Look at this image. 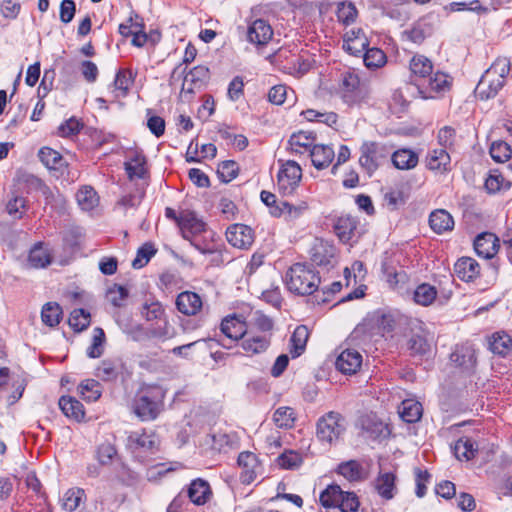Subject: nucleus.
I'll return each mask as SVG.
<instances>
[{"label": "nucleus", "instance_id": "603ef678", "mask_svg": "<svg viewBox=\"0 0 512 512\" xmlns=\"http://www.w3.org/2000/svg\"><path fill=\"white\" fill-rule=\"evenodd\" d=\"M408 349L412 355L424 356L430 351V344L427 339L419 334H414L408 340Z\"/></svg>", "mask_w": 512, "mask_h": 512}, {"label": "nucleus", "instance_id": "6ab92c4d", "mask_svg": "<svg viewBox=\"0 0 512 512\" xmlns=\"http://www.w3.org/2000/svg\"><path fill=\"white\" fill-rule=\"evenodd\" d=\"M146 163L147 160L143 153L137 151L133 152L124 163L128 178L130 180L146 178L148 174Z\"/></svg>", "mask_w": 512, "mask_h": 512}, {"label": "nucleus", "instance_id": "f8f14e48", "mask_svg": "<svg viewBox=\"0 0 512 512\" xmlns=\"http://www.w3.org/2000/svg\"><path fill=\"white\" fill-rule=\"evenodd\" d=\"M184 239H190L205 230V223L199 219L194 211L182 210L179 213V225Z\"/></svg>", "mask_w": 512, "mask_h": 512}, {"label": "nucleus", "instance_id": "052dcab7", "mask_svg": "<svg viewBox=\"0 0 512 512\" xmlns=\"http://www.w3.org/2000/svg\"><path fill=\"white\" fill-rule=\"evenodd\" d=\"M369 42L365 35H360L359 38L356 40H353L349 38L348 40L344 41L343 48L346 50L349 54L358 56L363 51H366L368 48Z\"/></svg>", "mask_w": 512, "mask_h": 512}, {"label": "nucleus", "instance_id": "a19ab883", "mask_svg": "<svg viewBox=\"0 0 512 512\" xmlns=\"http://www.w3.org/2000/svg\"><path fill=\"white\" fill-rule=\"evenodd\" d=\"M453 450L457 459L471 460L476 456L478 447L473 440L469 438H460L455 443Z\"/></svg>", "mask_w": 512, "mask_h": 512}, {"label": "nucleus", "instance_id": "8fccbe9b", "mask_svg": "<svg viewBox=\"0 0 512 512\" xmlns=\"http://www.w3.org/2000/svg\"><path fill=\"white\" fill-rule=\"evenodd\" d=\"M363 61L367 68L376 69L385 64L386 55L379 48H368L363 55Z\"/></svg>", "mask_w": 512, "mask_h": 512}, {"label": "nucleus", "instance_id": "20e7f679", "mask_svg": "<svg viewBox=\"0 0 512 512\" xmlns=\"http://www.w3.org/2000/svg\"><path fill=\"white\" fill-rule=\"evenodd\" d=\"M390 152L385 144L365 141L360 147L359 163L371 175L388 159Z\"/></svg>", "mask_w": 512, "mask_h": 512}, {"label": "nucleus", "instance_id": "423d86ee", "mask_svg": "<svg viewBox=\"0 0 512 512\" xmlns=\"http://www.w3.org/2000/svg\"><path fill=\"white\" fill-rule=\"evenodd\" d=\"M280 169L277 175V185L283 195L292 194L299 186L302 178L300 165L293 160H279Z\"/></svg>", "mask_w": 512, "mask_h": 512}, {"label": "nucleus", "instance_id": "4468645a", "mask_svg": "<svg viewBox=\"0 0 512 512\" xmlns=\"http://www.w3.org/2000/svg\"><path fill=\"white\" fill-rule=\"evenodd\" d=\"M362 355L354 349L343 350L336 359V368L344 374H354L361 367Z\"/></svg>", "mask_w": 512, "mask_h": 512}, {"label": "nucleus", "instance_id": "2eb2a0df", "mask_svg": "<svg viewBox=\"0 0 512 512\" xmlns=\"http://www.w3.org/2000/svg\"><path fill=\"white\" fill-rule=\"evenodd\" d=\"M129 445L135 450L154 453L158 450L159 440L154 433L132 432L128 437Z\"/></svg>", "mask_w": 512, "mask_h": 512}, {"label": "nucleus", "instance_id": "9d476101", "mask_svg": "<svg viewBox=\"0 0 512 512\" xmlns=\"http://www.w3.org/2000/svg\"><path fill=\"white\" fill-rule=\"evenodd\" d=\"M311 261L320 267H333L336 262V248L329 242L316 239L310 250Z\"/></svg>", "mask_w": 512, "mask_h": 512}, {"label": "nucleus", "instance_id": "4c0bfd02", "mask_svg": "<svg viewBox=\"0 0 512 512\" xmlns=\"http://www.w3.org/2000/svg\"><path fill=\"white\" fill-rule=\"evenodd\" d=\"M270 337L253 336L242 341L241 346L248 355L260 354L270 346Z\"/></svg>", "mask_w": 512, "mask_h": 512}, {"label": "nucleus", "instance_id": "3c124183", "mask_svg": "<svg viewBox=\"0 0 512 512\" xmlns=\"http://www.w3.org/2000/svg\"><path fill=\"white\" fill-rule=\"evenodd\" d=\"M69 325L75 331H83L90 325V313L84 309H74L69 317Z\"/></svg>", "mask_w": 512, "mask_h": 512}, {"label": "nucleus", "instance_id": "cd10ccee", "mask_svg": "<svg viewBox=\"0 0 512 512\" xmlns=\"http://www.w3.org/2000/svg\"><path fill=\"white\" fill-rule=\"evenodd\" d=\"M310 157L315 168L321 170L328 167L335 157L334 150L328 145H314L310 149Z\"/></svg>", "mask_w": 512, "mask_h": 512}, {"label": "nucleus", "instance_id": "79ce46f5", "mask_svg": "<svg viewBox=\"0 0 512 512\" xmlns=\"http://www.w3.org/2000/svg\"><path fill=\"white\" fill-rule=\"evenodd\" d=\"M357 227L356 220L351 216H341L337 219L334 229L342 241H349Z\"/></svg>", "mask_w": 512, "mask_h": 512}, {"label": "nucleus", "instance_id": "4d7b16f0", "mask_svg": "<svg viewBox=\"0 0 512 512\" xmlns=\"http://www.w3.org/2000/svg\"><path fill=\"white\" fill-rule=\"evenodd\" d=\"M511 154L512 150L506 142L496 141L490 147V155L496 162L502 163L509 160Z\"/></svg>", "mask_w": 512, "mask_h": 512}, {"label": "nucleus", "instance_id": "5701e85b", "mask_svg": "<svg viewBox=\"0 0 512 512\" xmlns=\"http://www.w3.org/2000/svg\"><path fill=\"white\" fill-rule=\"evenodd\" d=\"M360 80L354 72H345L342 74L341 89L343 92V99L348 104H353L360 98L358 91Z\"/></svg>", "mask_w": 512, "mask_h": 512}, {"label": "nucleus", "instance_id": "338daca9", "mask_svg": "<svg viewBox=\"0 0 512 512\" xmlns=\"http://www.w3.org/2000/svg\"><path fill=\"white\" fill-rule=\"evenodd\" d=\"M357 16V9L355 5L351 2L349 3H341L338 6L337 17L344 24L348 25L355 21Z\"/></svg>", "mask_w": 512, "mask_h": 512}, {"label": "nucleus", "instance_id": "680f3d73", "mask_svg": "<svg viewBox=\"0 0 512 512\" xmlns=\"http://www.w3.org/2000/svg\"><path fill=\"white\" fill-rule=\"evenodd\" d=\"M510 71V61L507 58H498L493 64L486 70L488 76H494L495 78H501L505 80L506 76Z\"/></svg>", "mask_w": 512, "mask_h": 512}, {"label": "nucleus", "instance_id": "39448f33", "mask_svg": "<svg viewBox=\"0 0 512 512\" xmlns=\"http://www.w3.org/2000/svg\"><path fill=\"white\" fill-rule=\"evenodd\" d=\"M345 431L344 417L335 411H330L317 422V437L323 442L332 444Z\"/></svg>", "mask_w": 512, "mask_h": 512}, {"label": "nucleus", "instance_id": "49530a36", "mask_svg": "<svg viewBox=\"0 0 512 512\" xmlns=\"http://www.w3.org/2000/svg\"><path fill=\"white\" fill-rule=\"evenodd\" d=\"M136 73L130 69H120L114 79V87L116 90L121 91L122 96H126L129 92L131 85L134 82Z\"/></svg>", "mask_w": 512, "mask_h": 512}, {"label": "nucleus", "instance_id": "a18cd8bd", "mask_svg": "<svg viewBox=\"0 0 512 512\" xmlns=\"http://www.w3.org/2000/svg\"><path fill=\"white\" fill-rule=\"evenodd\" d=\"M81 397L87 401H96L101 396L100 383L94 379H87L78 386Z\"/></svg>", "mask_w": 512, "mask_h": 512}, {"label": "nucleus", "instance_id": "e433bc0d", "mask_svg": "<svg viewBox=\"0 0 512 512\" xmlns=\"http://www.w3.org/2000/svg\"><path fill=\"white\" fill-rule=\"evenodd\" d=\"M51 259L48 250L38 243L30 250L28 263L32 268H44L51 263Z\"/></svg>", "mask_w": 512, "mask_h": 512}, {"label": "nucleus", "instance_id": "c756f323", "mask_svg": "<svg viewBox=\"0 0 512 512\" xmlns=\"http://www.w3.org/2000/svg\"><path fill=\"white\" fill-rule=\"evenodd\" d=\"M221 332L231 342L243 338L246 333L245 325L236 317H226L221 322Z\"/></svg>", "mask_w": 512, "mask_h": 512}, {"label": "nucleus", "instance_id": "09e8293b", "mask_svg": "<svg viewBox=\"0 0 512 512\" xmlns=\"http://www.w3.org/2000/svg\"><path fill=\"white\" fill-rule=\"evenodd\" d=\"M157 250L154 245L150 242L143 244L138 250L135 259L132 261V267L134 269H140L144 267L150 259L156 254Z\"/></svg>", "mask_w": 512, "mask_h": 512}, {"label": "nucleus", "instance_id": "5fc2aeb1", "mask_svg": "<svg viewBox=\"0 0 512 512\" xmlns=\"http://www.w3.org/2000/svg\"><path fill=\"white\" fill-rule=\"evenodd\" d=\"M84 495L85 492L81 488L69 489L64 494L63 507L69 512L76 510L79 507Z\"/></svg>", "mask_w": 512, "mask_h": 512}, {"label": "nucleus", "instance_id": "ddd939ff", "mask_svg": "<svg viewBox=\"0 0 512 512\" xmlns=\"http://www.w3.org/2000/svg\"><path fill=\"white\" fill-rule=\"evenodd\" d=\"M247 40L255 45H265L272 36L271 26L263 19H257L247 29Z\"/></svg>", "mask_w": 512, "mask_h": 512}, {"label": "nucleus", "instance_id": "774afa93", "mask_svg": "<svg viewBox=\"0 0 512 512\" xmlns=\"http://www.w3.org/2000/svg\"><path fill=\"white\" fill-rule=\"evenodd\" d=\"M116 454V448L109 442L102 443L97 449V459L101 465L110 464Z\"/></svg>", "mask_w": 512, "mask_h": 512}, {"label": "nucleus", "instance_id": "9b49d317", "mask_svg": "<svg viewBox=\"0 0 512 512\" xmlns=\"http://www.w3.org/2000/svg\"><path fill=\"white\" fill-rule=\"evenodd\" d=\"M226 239L236 248L247 249L254 241L253 231L247 225L234 224L227 228Z\"/></svg>", "mask_w": 512, "mask_h": 512}, {"label": "nucleus", "instance_id": "2f4dec72", "mask_svg": "<svg viewBox=\"0 0 512 512\" xmlns=\"http://www.w3.org/2000/svg\"><path fill=\"white\" fill-rule=\"evenodd\" d=\"M395 480L396 476L393 473L379 474L375 481V489L382 498L390 500L394 497V491L396 490Z\"/></svg>", "mask_w": 512, "mask_h": 512}, {"label": "nucleus", "instance_id": "a878e982", "mask_svg": "<svg viewBox=\"0 0 512 512\" xmlns=\"http://www.w3.org/2000/svg\"><path fill=\"white\" fill-rule=\"evenodd\" d=\"M451 158L446 149H434L426 157V166L429 170L444 173L450 170Z\"/></svg>", "mask_w": 512, "mask_h": 512}, {"label": "nucleus", "instance_id": "37998d69", "mask_svg": "<svg viewBox=\"0 0 512 512\" xmlns=\"http://www.w3.org/2000/svg\"><path fill=\"white\" fill-rule=\"evenodd\" d=\"M422 412L421 403L414 400H404L399 414L403 421L407 423H415L421 419Z\"/></svg>", "mask_w": 512, "mask_h": 512}, {"label": "nucleus", "instance_id": "412c9836", "mask_svg": "<svg viewBox=\"0 0 512 512\" xmlns=\"http://www.w3.org/2000/svg\"><path fill=\"white\" fill-rule=\"evenodd\" d=\"M454 272L462 281L470 282L480 274L478 262L471 257H462L454 264Z\"/></svg>", "mask_w": 512, "mask_h": 512}, {"label": "nucleus", "instance_id": "7c9ffc66", "mask_svg": "<svg viewBox=\"0 0 512 512\" xmlns=\"http://www.w3.org/2000/svg\"><path fill=\"white\" fill-rule=\"evenodd\" d=\"M489 349L492 353L505 357L512 350V338L505 332H496L489 340Z\"/></svg>", "mask_w": 512, "mask_h": 512}, {"label": "nucleus", "instance_id": "58836bf2", "mask_svg": "<svg viewBox=\"0 0 512 512\" xmlns=\"http://www.w3.org/2000/svg\"><path fill=\"white\" fill-rule=\"evenodd\" d=\"M76 200L82 210L90 211L98 205L99 198L91 186H84L76 193Z\"/></svg>", "mask_w": 512, "mask_h": 512}, {"label": "nucleus", "instance_id": "393cba45", "mask_svg": "<svg viewBox=\"0 0 512 512\" xmlns=\"http://www.w3.org/2000/svg\"><path fill=\"white\" fill-rule=\"evenodd\" d=\"M58 405L62 413L69 419L80 422L85 417L83 404L74 397L62 396L59 399Z\"/></svg>", "mask_w": 512, "mask_h": 512}, {"label": "nucleus", "instance_id": "de8ad7c7", "mask_svg": "<svg viewBox=\"0 0 512 512\" xmlns=\"http://www.w3.org/2000/svg\"><path fill=\"white\" fill-rule=\"evenodd\" d=\"M437 296L435 287L423 283L419 285L414 291V301L422 306H429L432 304Z\"/></svg>", "mask_w": 512, "mask_h": 512}, {"label": "nucleus", "instance_id": "f03ea898", "mask_svg": "<svg viewBox=\"0 0 512 512\" xmlns=\"http://www.w3.org/2000/svg\"><path fill=\"white\" fill-rule=\"evenodd\" d=\"M285 283L290 292L306 296L317 291L321 279L319 273L310 265L295 263L286 272Z\"/></svg>", "mask_w": 512, "mask_h": 512}, {"label": "nucleus", "instance_id": "ea45409f", "mask_svg": "<svg viewBox=\"0 0 512 512\" xmlns=\"http://www.w3.org/2000/svg\"><path fill=\"white\" fill-rule=\"evenodd\" d=\"M62 314V309L58 303L48 302L42 308L41 319L45 325L55 327L60 323Z\"/></svg>", "mask_w": 512, "mask_h": 512}, {"label": "nucleus", "instance_id": "6e6d98bb", "mask_svg": "<svg viewBox=\"0 0 512 512\" xmlns=\"http://www.w3.org/2000/svg\"><path fill=\"white\" fill-rule=\"evenodd\" d=\"M105 342V333L102 328H95L92 344L87 349V355L90 358H99L103 354V345Z\"/></svg>", "mask_w": 512, "mask_h": 512}, {"label": "nucleus", "instance_id": "1a4fd4ad", "mask_svg": "<svg viewBox=\"0 0 512 512\" xmlns=\"http://www.w3.org/2000/svg\"><path fill=\"white\" fill-rule=\"evenodd\" d=\"M359 425L361 431L365 433L368 438L375 441H382L388 438L391 433L388 425L373 413L361 416Z\"/></svg>", "mask_w": 512, "mask_h": 512}, {"label": "nucleus", "instance_id": "72a5a7b5", "mask_svg": "<svg viewBox=\"0 0 512 512\" xmlns=\"http://www.w3.org/2000/svg\"><path fill=\"white\" fill-rule=\"evenodd\" d=\"M308 338H309L308 328L305 325L297 326L291 336V339H290V342H291L290 353L292 354L293 358L300 356L304 352Z\"/></svg>", "mask_w": 512, "mask_h": 512}, {"label": "nucleus", "instance_id": "13d9d810", "mask_svg": "<svg viewBox=\"0 0 512 512\" xmlns=\"http://www.w3.org/2000/svg\"><path fill=\"white\" fill-rule=\"evenodd\" d=\"M238 170L239 167L235 161L227 160L219 164L217 174L223 182L228 183L236 178Z\"/></svg>", "mask_w": 512, "mask_h": 512}, {"label": "nucleus", "instance_id": "0eeeda50", "mask_svg": "<svg viewBox=\"0 0 512 512\" xmlns=\"http://www.w3.org/2000/svg\"><path fill=\"white\" fill-rule=\"evenodd\" d=\"M261 201L269 207L270 214L274 217L284 216L288 219L299 217L306 209V204L294 206L286 201L277 202L276 195L263 190L260 194Z\"/></svg>", "mask_w": 512, "mask_h": 512}, {"label": "nucleus", "instance_id": "e2e57ef3", "mask_svg": "<svg viewBox=\"0 0 512 512\" xmlns=\"http://www.w3.org/2000/svg\"><path fill=\"white\" fill-rule=\"evenodd\" d=\"M405 201L404 193L398 187L391 188L384 194V202L390 210H396L400 205L405 204Z\"/></svg>", "mask_w": 512, "mask_h": 512}, {"label": "nucleus", "instance_id": "4be33fe9", "mask_svg": "<svg viewBox=\"0 0 512 512\" xmlns=\"http://www.w3.org/2000/svg\"><path fill=\"white\" fill-rule=\"evenodd\" d=\"M498 239L492 233H482L474 241V249L477 255L491 259L498 251Z\"/></svg>", "mask_w": 512, "mask_h": 512}, {"label": "nucleus", "instance_id": "c85d7f7f", "mask_svg": "<svg viewBox=\"0 0 512 512\" xmlns=\"http://www.w3.org/2000/svg\"><path fill=\"white\" fill-rule=\"evenodd\" d=\"M429 224L435 233L442 234L453 229L454 220L446 210L439 209L430 214Z\"/></svg>", "mask_w": 512, "mask_h": 512}, {"label": "nucleus", "instance_id": "473e14b6", "mask_svg": "<svg viewBox=\"0 0 512 512\" xmlns=\"http://www.w3.org/2000/svg\"><path fill=\"white\" fill-rule=\"evenodd\" d=\"M391 160L397 169L409 170L417 165L418 156L409 149H400L392 154Z\"/></svg>", "mask_w": 512, "mask_h": 512}, {"label": "nucleus", "instance_id": "f3484780", "mask_svg": "<svg viewBox=\"0 0 512 512\" xmlns=\"http://www.w3.org/2000/svg\"><path fill=\"white\" fill-rule=\"evenodd\" d=\"M411 76L414 84L426 82L427 77L433 71V65L430 59L424 55H414L409 63Z\"/></svg>", "mask_w": 512, "mask_h": 512}, {"label": "nucleus", "instance_id": "6e6552de", "mask_svg": "<svg viewBox=\"0 0 512 512\" xmlns=\"http://www.w3.org/2000/svg\"><path fill=\"white\" fill-rule=\"evenodd\" d=\"M452 77L446 73L437 71L431 73L426 82L417 83L418 93L423 99L434 98L436 94H443L450 90Z\"/></svg>", "mask_w": 512, "mask_h": 512}, {"label": "nucleus", "instance_id": "bf43d9fd", "mask_svg": "<svg viewBox=\"0 0 512 512\" xmlns=\"http://www.w3.org/2000/svg\"><path fill=\"white\" fill-rule=\"evenodd\" d=\"M302 461L301 454L293 450L285 451L277 458L279 466L285 469L297 468L301 465Z\"/></svg>", "mask_w": 512, "mask_h": 512}, {"label": "nucleus", "instance_id": "7ed1b4c3", "mask_svg": "<svg viewBox=\"0 0 512 512\" xmlns=\"http://www.w3.org/2000/svg\"><path fill=\"white\" fill-rule=\"evenodd\" d=\"M319 501L326 508H339L341 512H357L360 502L354 492H344L339 485H329L320 494Z\"/></svg>", "mask_w": 512, "mask_h": 512}, {"label": "nucleus", "instance_id": "69168bd1", "mask_svg": "<svg viewBox=\"0 0 512 512\" xmlns=\"http://www.w3.org/2000/svg\"><path fill=\"white\" fill-rule=\"evenodd\" d=\"M26 208V200L23 197L15 196L6 204L7 213L14 219H21Z\"/></svg>", "mask_w": 512, "mask_h": 512}, {"label": "nucleus", "instance_id": "0e129e2a", "mask_svg": "<svg viewBox=\"0 0 512 512\" xmlns=\"http://www.w3.org/2000/svg\"><path fill=\"white\" fill-rule=\"evenodd\" d=\"M128 294V290L124 286L118 284H114L107 291V297L115 307L123 306V302L128 297Z\"/></svg>", "mask_w": 512, "mask_h": 512}, {"label": "nucleus", "instance_id": "864d4df0", "mask_svg": "<svg viewBox=\"0 0 512 512\" xmlns=\"http://www.w3.org/2000/svg\"><path fill=\"white\" fill-rule=\"evenodd\" d=\"M273 420L280 428H290L295 421L294 410L290 407H279L273 415Z\"/></svg>", "mask_w": 512, "mask_h": 512}, {"label": "nucleus", "instance_id": "f257e3e1", "mask_svg": "<svg viewBox=\"0 0 512 512\" xmlns=\"http://www.w3.org/2000/svg\"><path fill=\"white\" fill-rule=\"evenodd\" d=\"M166 390L158 385L143 387L135 396L132 409L142 421L155 420L164 408Z\"/></svg>", "mask_w": 512, "mask_h": 512}, {"label": "nucleus", "instance_id": "dca6fc26", "mask_svg": "<svg viewBox=\"0 0 512 512\" xmlns=\"http://www.w3.org/2000/svg\"><path fill=\"white\" fill-rule=\"evenodd\" d=\"M504 84L505 80L488 76V72H485L476 87V94L482 100L493 98L503 88Z\"/></svg>", "mask_w": 512, "mask_h": 512}, {"label": "nucleus", "instance_id": "bb28decb", "mask_svg": "<svg viewBox=\"0 0 512 512\" xmlns=\"http://www.w3.org/2000/svg\"><path fill=\"white\" fill-rule=\"evenodd\" d=\"M238 465L243 469L240 475L241 482L249 484L256 478L255 468L258 466L257 458L252 452L244 451L238 456Z\"/></svg>", "mask_w": 512, "mask_h": 512}, {"label": "nucleus", "instance_id": "c9c22d12", "mask_svg": "<svg viewBox=\"0 0 512 512\" xmlns=\"http://www.w3.org/2000/svg\"><path fill=\"white\" fill-rule=\"evenodd\" d=\"M337 472L350 482L364 479L363 467L356 460L341 463L337 468Z\"/></svg>", "mask_w": 512, "mask_h": 512}, {"label": "nucleus", "instance_id": "c03bdc74", "mask_svg": "<svg viewBox=\"0 0 512 512\" xmlns=\"http://www.w3.org/2000/svg\"><path fill=\"white\" fill-rule=\"evenodd\" d=\"M38 157L40 161L49 169L58 170L64 166L62 155L49 147H43L39 150Z\"/></svg>", "mask_w": 512, "mask_h": 512}, {"label": "nucleus", "instance_id": "f704fd0d", "mask_svg": "<svg viewBox=\"0 0 512 512\" xmlns=\"http://www.w3.org/2000/svg\"><path fill=\"white\" fill-rule=\"evenodd\" d=\"M316 139L314 132L299 131L290 136L288 144L292 152L301 153V148L310 149Z\"/></svg>", "mask_w": 512, "mask_h": 512}, {"label": "nucleus", "instance_id": "aec40b11", "mask_svg": "<svg viewBox=\"0 0 512 512\" xmlns=\"http://www.w3.org/2000/svg\"><path fill=\"white\" fill-rule=\"evenodd\" d=\"M212 496L210 485L203 479H195L187 489V497L195 505H204Z\"/></svg>", "mask_w": 512, "mask_h": 512}, {"label": "nucleus", "instance_id": "b1692460", "mask_svg": "<svg viewBox=\"0 0 512 512\" xmlns=\"http://www.w3.org/2000/svg\"><path fill=\"white\" fill-rule=\"evenodd\" d=\"M124 363L119 358L105 359L96 369V376L102 381H113L122 373Z\"/></svg>", "mask_w": 512, "mask_h": 512}, {"label": "nucleus", "instance_id": "a211bd4d", "mask_svg": "<svg viewBox=\"0 0 512 512\" xmlns=\"http://www.w3.org/2000/svg\"><path fill=\"white\" fill-rule=\"evenodd\" d=\"M176 306L182 314L192 316L201 310L202 300L197 293L184 291L177 296Z\"/></svg>", "mask_w": 512, "mask_h": 512}]
</instances>
